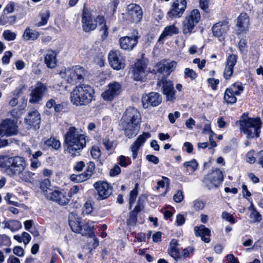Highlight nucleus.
Wrapping results in <instances>:
<instances>
[{
	"label": "nucleus",
	"mask_w": 263,
	"mask_h": 263,
	"mask_svg": "<svg viewBox=\"0 0 263 263\" xmlns=\"http://www.w3.org/2000/svg\"><path fill=\"white\" fill-rule=\"evenodd\" d=\"M87 136L74 127H70L64 136L65 151L72 157L80 155L86 144Z\"/></svg>",
	"instance_id": "1"
},
{
	"label": "nucleus",
	"mask_w": 263,
	"mask_h": 263,
	"mask_svg": "<svg viewBox=\"0 0 263 263\" xmlns=\"http://www.w3.org/2000/svg\"><path fill=\"white\" fill-rule=\"evenodd\" d=\"M140 120V115L136 108L129 107L126 109L121 122L126 137L130 138L137 134Z\"/></svg>",
	"instance_id": "2"
},
{
	"label": "nucleus",
	"mask_w": 263,
	"mask_h": 263,
	"mask_svg": "<svg viewBox=\"0 0 263 263\" xmlns=\"http://www.w3.org/2000/svg\"><path fill=\"white\" fill-rule=\"evenodd\" d=\"M82 23L83 30L86 32L95 30L98 24L100 30L102 31V38L105 39L108 35V29L103 16L98 15L95 17L90 12L84 10L82 15Z\"/></svg>",
	"instance_id": "3"
},
{
	"label": "nucleus",
	"mask_w": 263,
	"mask_h": 263,
	"mask_svg": "<svg viewBox=\"0 0 263 263\" xmlns=\"http://www.w3.org/2000/svg\"><path fill=\"white\" fill-rule=\"evenodd\" d=\"M95 91L88 85L76 86L70 92L71 103L76 106L86 105L94 99Z\"/></svg>",
	"instance_id": "4"
},
{
	"label": "nucleus",
	"mask_w": 263,
	"mask_h": 263,
	"mask_svg": "<svg viewBox=\"0 0 263 263\" xmlns=\"http://www.w3.org/2000/svg\"><path fill=\"white\" fill-rule=\"evenodd\" d=\"M262 122L259 118L245 119L240 122L241 129L247 135V138L252 139L259 137Z\"/></svg>",
	"instance_id": "5"
},
{
	"label": "nucleus",
	"mask_w": 263,
	"mask_h": 263,
	"mask_svg": "<svg viewBox=\"0 0 263 263\" xmlns=\"http://www.w3.org/2000/svg\"><path fill=\"white\" fill-rule=\"evenodd\" d=\"M17 133L16 124L10 119L4 120L0 125V136H11ZM8 144V140L0 138V147Z\"/></svg>",
	"instance_id": "6"
},
{
	"label": "nucleus",
	"mask_w": 263,
	"mask_h": 263,
	"mask_svg": "<svg viewBox=\"0 0 263 263\" xmlns=\"http://www.w3.org/2000/svg\"><path fill=\"white\" fill-rule=\"evenodd\" d=\"M201 18L198 9H194L186 16L183 22L182 30L184 34H190Z\"/></svg>",
	"instance_id": "7"
},
{
	"label": "nucleus",
	"mask_w": 263,
	"mask_h": 263,
	"mask_svg": "<svg viewBox=\"0 0 263 263\" xmlns=\"http://www.w3.org/2000/svg\"><path fill=\"white\" fill-rule=\"evenodd\" d=\"M85 73L86 71L83 67L76 66L66 70L65 77L68 83L74 84L83 81Z\"/></svg>",
	"instance_id": "8"
},
{
	"label": "nucleus",
	"mask_w": 263,
	"mask_h": 263,
	"mask_svg": "<svg viewBox=\"0 0 263 263\" xmlns=\"http://www.w3.org/2000/svg\"><path fill=\"white\" fill-rule=\"evenodd\" d=\"M223 179L222 172L216 169L206 175L203 180V182L207 187L211 190L217 187L222 183Z\"/></svg>",
	"instance_id": "9"
},
{
	"label": "nucleus",
	"mask_w": 263,
	"mask_h": 263,
	"mask_svg": "<svg viewBox=\"0 0 263 263\" xmlns=\"http://www.w3.org/2000/svg\"><path fill=\"white\" fill-rule=\"evenodd\" d=\"M25 166L26 162L23 158L18 156L12 157L10 167L7 169V174L10 176L23 175Z\"/></svg>",
	"instance_id": "10"
},
{
	"label": "nucleus",
	"mask_w": 263,
	"mask_h": 263,
	"mask_svg": "<svg viewBox=\"0 0 263 263\" xmlns=\"http://www.w3.org/2000/svg\"><path fill=\"white\" fill-rule=\"evenodd\" d=\"M46 197L47 199L56 202L61 205H65L69 202V198H68L66 191L62 189L50 190L49 193H46Z\"/></svg>",
	"instance_id": "11"
},
{
	"label": "nucleus",
	"mask_w": 263,
	"mask_h": 263,
	"mask_svg": "<svg viewBox=\"0 0 263 263\" xmlns=\"http://www.w3.org/2000/svg\"><path fill=\"white\" fill-rule=\"evenodd\" d=\"M108 59L110 66L115 70L122 69L125 66V60L119 50H111L108 53Z\"/></svg>",
	"instance_id": "12"
},
{
	"label": "nucleus",
	"mask_w": 263,
	"mask_h": 263,
	"mask_svg": "<svg viewBox=\"0 0 263 263\" xmlns=\"http://www.w3.org/2000/svg\"><path fill=\"white\" fill-rule=\"evenodd\" d=\"M127 19L131 22L137 24L139 23L143 16L141 8L135 4H130L126 8Z\"/></svg>",
	"instance_id": "13"
},
{
	"label": "nucleus",
	"mask_w": 263,
	"mask_h": 263,
	"mask_svg": "<svg viewBox=\"0 0 263 263\" xmlns=\"http://www.w3.org/2000/svg\"><path fill=\"white\" fill-rule=\"evenodd\" d=\"M187 6L186 0H173L171 9L168 11L169 17H180Z\"/></svg>",
	"instance_id": "14"
},
{
	"label": "nucleus",
	"mask_w": 263,
	"mask_h": 263,
	"mask_svg": "<svg viewBox=\"0 0 263 263\" xmlns=\"http://www.w3.org/2000/svg\"><path fill=\"white\" fill-rule=\"evenodd\" d=\"M146 67V64L144 61H137L133 69V79L136 81H144L147 73Z\"/></svg>",
	"instance_id": "15"
},
{
	"label": "nucleus",
	"mask_w": 263,
	"mask_h": 263,
	"mask_svg": "<svg viewBox=\"0 0 263 263\" xmlns=\"http://www.w3.org/2000/svg\"><path fill=\"white\" fill-rule=\"evenodd\" d=\"M121 90L120 84L115 82L108 84L107 89L101 94V96L104 100L111 101L120 93Z\"/></svg>",
	"instance_id": "16"
},
{
	"label": "nucleus",
	"mask_w": 263,
	"mask_h": 263,
	"mask_svg": "<svg viewBox=\"0 0 263 263\" xmlns=\"http://www.w3.org/2000/svg\"><path fill=\"white\" fill-rule=\"evenodd\" d=\"M229 27V23L227 21H223L216 23L212 28L213 35L217 37L219 41H223Z\"/></svg>",
	"instance_id": "17"
},
{
	"label": "nucleus",
	"mask_w": 263,
	"mask_h": 263,
	"mask_svg": "<svg viewBox=\"0 0 263 263\" xmlns=\"http://www.w3.org/2000/svg\"><path fill=\"white\" fill-rule=\"evenodd\" d=\"M161 101L160 95L155 92L146 94L142 97V103L144 108H147L150 106H157L160 104Z\"/></svg>",
	"instance_id": "18"
},
{
	"label": "nucleus",
	"mask_w": 263,
	"mask_h": 263,
	"mask_svg": "<svg viewBox=\"0 0 263 263\" xmlns=\"http://www.w3.org/2000/svg\"><path fill=\"white\" fill-rule=\"evenodd\" d=\"M47 91L46 86L41 83L37 82L30 94L29 102L36 103L41 101L43 95Z\"/></svg>",
	"instance_id": "19"
},
{
	"label": "nucleus",
	"mask_w": 263,
	"mask_h": 263,
	"mask_svg": "<svg viewBox=\"0 0 263 263\" xmlns=\"http://www.w3.org/2000/svg\"><path fill=\"white\" fill-rule=\"evenodd\" d=\"M93 186L97 190L100 199L108 198L112 193V187L107 182L102 181L96 182L93 184Z\"/></svg>",
	"instance_id": "20"
},
{
	"label": "nucleus",
	"mask_w": 263,
	"mask_h": 263,
	"mask_svg": "<svg viewBox=\"0 0 263 263\" xmlns=\"http://www.w3.org/2000/svg\"><path fill=\"white\" fill-rule=\"evenodd\" d=\"M151 137L148 133H143V134L138 136L136 140L130 146V150L132 152L133 159H135L138 155V152L140 147L143 146L147 139Z\"/></svg>",
	"instance_id": "21"
},
{
	"label": "nucleus",
	"mask_w": 263,
	"mask_h": 263,
	"mask_svg": "<svg viewBox=\"0 0 263 263\" xmlns=\"http://www.w3.org/2000/svg\"><path fill=\"white\" fill-rule=\"evenodd\" d=\"M139 36L134 35L132 36H123L120 39V47L124 50H132L137 44Z\"/></svg>",
	"instance_id": "22"
},
{
	"label": "nucleus",
	"mask_w": 263,
	"mask_h": 263,
	"mask_svg": "<svg viewBox=\"0 0 263 263\" xmlns=\"http://www.w3.org/2000/svg\"><path fill=\"white\" fill-rule=\"evenodd\" d=\"M26 123L30 127L34 128H39L41 122L40 114L36 109H33L25 118Z\"/></svg>",
	"instance_id": "23"
},
{
	"label": "nucleus",
	"mask_w": 263,
	"mask_h": 263,
	"mask_svg": "<svg viewBox=\"0 0 263 263\" xmlns=\"http://www.w3.org/2000/svg\"><path fill=\"white\" fill-rule=\"evenodd\" d=\"M237 56L234 54L229 55L227 60L223 76L226 80L229 79L233 73V67L237 62Z\"/></svg>",
	"instance_id": "24"
},
{
	"label": "nucleus",
	"mask_w": 263,
	"mask_h": 263,
	"mask_svg": "<svg viewBox=\"0 0 263 263\" xmlns=\"http://www.w3.org/2000/svg\"><path fill=\"white\" fill-rule=\"evenodd\" d=\"M176 64L177 63L175 61L170 62L166 61H161L157 64L156 69L160 73L169 75L174 70Z\"/></svg>",
	"instance_id": "25"
},
{
	"label": "nucleus",
	"mask_w": 263,
	"mask_h": 263,
	"mask_svg": "<svg viewBox=\"0 0 263 263\" xmlns=\"http://www.w3.org/2000/svg\"><path fill=\"white\" fill-rule=\"evenodd\" d=\"M57 52L52 50H48L44 57V62L49 68L55 67L57 64Z\"/></svg>",
	"instance_id": "26"
},
{
	"label": "nucleus",
	"mask_w": 263,
	"mask_h": 263,
	"mask_svg": "<svg viewBox=\"0 0 263 263\" xmlns=\"http://www.w3.org/2000/svg\"><path fill=\"white\" fill-rule=\"evenodd\" d=\"M194 231L196 236L201 237L202 241L205 243H209L210 241V238L206 237V236H209L210 235V230L208 228H205L204 226L200 225L198 227H195Z\"/></svg>",
	"instance_id": "27"
},
{
	"label": "nucleus",
	"mask_w": 263,
	"mask_h": 263,
	"mask_svg": "<svg viewBox=\"0 0 263 263\" xmlns=\"http://www.w3.org/2000/svg\"><path fill=\"white\" fill-rule=\"evenodd\" d=\"M3 229H8L12 232H15L20 230L22 227L21 222L17 220H5L2 222Z\"/></svg>",
	"instance_id": "28"
},
{
	"label": "nucleus",
	"mask_w": 263,
	"mask_h": 263,
	"mask_svg": "<svg viewBox=\"0 0 263 263\" xmlns=\"http://www.w3.org/2000/svg\"><path fill=\"white\" fill-rule=\"evenodd\" d=\"M249 25V17L246 13H241L237 18V26L240 31H246Z\"/></svg>",
	"instance_id": "29"
},
{
	"label": "nucleus",
	"mask_w": 263,
	"mask_h": 263,
	"mask_svg": "<svg viewBox=\"0 0 263 263\" xmlns=\"http://www.w3.org/2000/svg\"><path fill=\"white\" fill-rule=\"evenodd\" d=\"M179 29L174 25H170L166 27L161 35L159 38V41L163 40L166 36H171L173 34H177Z\"/></svg>",
	"instance_id": "30"
},
{
	"label": "nucleus",
	"mask_w": 263,
	"mask_h": 263,
	"mask_svg": "<svg viewBox=\"0 0 263 263\" xmlns=\"http://www.w3.org/2000/svg\"><path fill=\"white\" fill-rule=\"evenodd\" d=\"M39 32L27 27L24 32L23 37L26 41H34L39 37Z\"/></svg>",
	"instance_id": "31"
},
{
	"label": "nucleus",
	"mask_w": 263,
	"mask_h": 263,
	"mask_svg": "<svg viewBox=\"0 0 263 263\" xmlns=\"http://www.w3.org/2000/svg\"><path fill=\"white\" fill-rule=\"evenodd\" d=\"M157 86L161 88L163 93L174 89L172 82L170 81H167L165 78H163L161 80L157 82Z\"/></svg>",
	"instance_id": "32"
},
{
	"label": "nucleus",
	"mask_w": 263,
	"mask_h": 263,
	"mask_svg": "<svg viewBox=\"0 0 263 263\" xmlns=\"http://www.w3.org/2000/svg\"><path fill=\"white\" fill-rule=\"evenodd\" d=\"M89 178L90 177L89 175H88V173H86L85 172L79 175L73 174L71 175L70 177V179L71 181L78 183L84 182Z\"/></svg>",
	"instance_id": "33"
},
{
	"label": "nucleus",
	"mask_w": 263,
	"mask_h": 263,
	"mask_svg": "<svg viewBox=\"0 0 263 263\" xmlns=\"http://www.w3.org/2000/svg\"><path fill=\"white\" fill-rule=\"evenodd\" d=\"M50 11L46 10L40 13V16L41 18V21L35 24L36 27H41L46 25L49 20L50 16Z\"/></svg>",
	"instance_id": "34"
},
{
	"label": "nucleus",
	"mask_w": 263,
	"mask_h": 263,
	"mask_svg": "<svg viewBox=\"0 0 263 263\" xmlns=\"http://www.w3.org/2000/svg\"><path fill=\"white\" fill-rule=\"evenodd\" d=\"M12 157H9L7 156H0V167L2 168L8 169L10 167ZM7 172V170H6Z\"/></svg>",
	"instance_id": "35"
},
{
	"label": "nucleus",
	"mask_w": 263,
	"mask_h": 263,
	"mask_svg": "<svg viewBox=\"0 0 263 263\" xmlns=\"http://www.w3.org/2000/svg\"><path fill=\"white\" fill-rule=\"evenodd\" d=\"M139 185L138 183H136L135 185V187L133 190H132L130 192L129 195V209L130 210L133 206V204L134 203L138 195V190Z\"/></svg>",
	"instance_id": "36"
},
{
	"label": "nucleus",
	"mask_w": 263,
	"mask_h": 263,
	"mask_svg": "<svg viewBox=\"0 0 263 263\" xmlns=\"http://www.w3.org/2000/svg\"><path fill=\"white\" fill-rule=\"evenodd\" d=\"M236 96V95L234 93L226 89L224 95V100L228 103L234 104L237 101Z\"/></svg>",
	"instance_id": "37"
},
{
	"label": "nucleus",
	"mask_w": 263,
	"mask_h": 263,
	"mask_svg": "<svg viewBox=\"0 0 263 263\" xmlns=\"http://www.w3.org/2000/svg\"><path fill=\"white\" fill-rule=\"evenodd\" d=\"M168 253L172 257L176 260L180 259L182 258L180 250L178 247H169Z\"/></svg>",
	"instance_id": "38"
},
{
	"label": "nucleus",
	"mask_w": 263,
	"mask_h": 263,
	"mask_svg": "<svg viewBox=\"0 0 263 263\" xmlns=\"http://www.w3.org/2000/svg\"><path fill=\"white\" fill-rule=\"evenodd\" d=\"M230 91L234 93L236 96L240 95L243 90V87L239 83H236L233 84L231 87L227 88Z\"/></svg>",
	"instance_id": "39"
},
{
	"label": "nucleus",
	"mask_w": 263,
	"mask_h": 263,
	"mask_svg": "<svg viewBox=\"0 0 263 263\" xmlns=\"http://www.w3.org/2000/svg\"><path fill=\"white\" fill-rule=\"evenodd\" d=\"M45 144L48 146H51L54 149H58L61 146L60 142L54 138L52 137L45 141Z\"/></svg>",
	"instance_id": "40"
},
{
	"label": "nucleus",
	"mask_w": 263,
	"mask_h": 263,
	"mask_svg": "<svg viewBox=\"0 0 263 263\" xmlns=\"http://www.w3.org/2000/svg\"><path fill=\"white\" fill-rule=\"evenodd\" d=\"M51 186L50 181L49 179H45L42 180L40 183V188L46 196V193H49L50 190V187Z\"/></svg>",
	"instance_id": "41"
},
{
	"label": "nucleus",
	"mask_w": 263,
	"mask_h": 263,
	"mask_svg": "<svg viewBox=\"0 0 263 263\" xmlns=\"http://www.w3.org/2000/svg\"><path fill=\"white\" fill-rule=\"evenodd\" d=\"M92 227L88 223L81 226L80 233L82 236L90 235L92 233Z\"/></svg>",
	"instance_id": "42"
},
{
	"label": "nucleus",
	"mask_w": 263,
	"mask_h": 263,
	"mask_svg": "<svg viewBox=\"0 0 263 263\" xmlns=\"http://www.w3.org/2000/svg\"><path fill=\"white\" fill-rule=\"evenodd\" d=\"M198 166V164L195 159H192L191 161L185 162L183 163V166L188 169H190L192 172L195 171Z\"/></svg>",
	"instance_id": "43"
},
{
	"label": "nucleus",
	"mask_w": 263,
	"mask_h": 263,
	"mask_svg": "<svg viewBox=\"0 0 263 263\" xmlns=\"http://www.w3.org/2000/svg\"><path fill=\"white\" fill-rule=\"evenodd\" d=\"M69 224L73 232L80 233L81 224L79 220L74 221L69 220Z\"/></svg>",
	"instance_id": "44"
},
{
	"label": "nucleus",
	"mask_w": 263,
	"mask_h": 263,
	"mask_svg": "<svg viewBox=\"0 0 263 263\" xmlns=\"http://www.w3.org/2000/svg\"><path fill=\"white\" fill-rule=\"evenodd\" d=\"M11 243L10 238L6 234H0V248L9 247Z\"/></svg>",
	"instance_id": "45"
},
{
	"label": "nucleus",
	"mask_w": 263,
	"mask_h": 263,
	"mask_svg": "<svg viewBox=\"0 0 263 263\" xmlns=\"http://www.w3.org/2000/svg\"><path fill=\"white\" fill-rule=\"evenodd\" d=\"M3 37L8 41H13L16 39V34L15 32L9 30H6L3 33Z\"/></svg>",
	"instance_id": "46"
},
{
	"label": "nucleus",
	"mask_w": 263,
	"mask_h": 263,
	"mask_svg": "<svg viewBox=\"0 0 263 263\" xmlns=\"http://www.w3.org/2000/svg\"><path fill=\"white\" fill-rule=\"evenodd\" d=\"M184 77L189 78L191 80H195L197 77V74L195 71L189 68H186L184 69Z\"/></svg>",
	"instance_id": "47"
},
{
	"label": "nucleus",
	"mask_w": 263,
	"mask_h": 263,
	"mask_svg": "<svg viewBox=\"0 0 263 263\" xmlns=\"http://www.w3.org/2000/svg\"><path fill=\"white\" fill-rule=\"evenodd\" d=\"M90 154L94 159H98L101 155V152L98 146H93L90 149Z\"/></svg>",
	"instance_id": "48"
},
{
	"label": "nucleus",
	"mask_w": 263,
	"mask_h": 263,
	"mask_svg": "<svg viewBox=\"0 0 263 263\" xmlns=\"http://www.w3.org/2000/svg\"><path fill=\"white\" fill-rule=\"evenodd\" d=\"M102 143L107 151L111 150L116 146L115 142L114 141H110L107 138L103 139Z\"/></svg>",
	"instance_id": "49"
},
{
	"label": "nucleus",
	"mask_w": 263,
	"mask_h": 263,
	"mask_svg": "<svg viewBox=\"0 0 263 263\" xmlns=\"http://www.w3.org/2000/svg\"><path fill=\"white\" fill-rule=\"evenodd\" d=\"M238 47L240 51L243 53L246 54L248 51V45L246 40L244 39H241L238 44Z\"/></svg>",
	"instance_id": "50"
},
{
	"label": "nucleus",
	"mask_w": 263,
	"mask_h": 263,
	"mask_svg": "<svg viewBox=\"0 0 263 263\" xmlns=\"http://www.w3.org/2000/svg\"><path fill=\"white\" fill-rule=\"evenodd\" d=\"M96 169V165L93 162L89 161L87 163V167L85 172L86 173H88V175H89V177L90 178L93 174L95 173Z\"/></svg>",
	"instance_id": "51"
},
{
	"label": "nucleus",
	"mask_w": 263,
	"mask_h": 263,
	"mask_svg": "<svg viewBox=\"0 0 263 263\" xmlns=\"http://www.w3.org/2000/svg\"><path fill=\"white\" fill-rule=\"evenodd\" d=\"M93 208L91 202L87 201L84 205L83 208V214L88 215L91 213Z\"/></svg>",
	"instance_id": "52"
},
{
	"label": "nucleus",
	"mask_w": 263,
	"mask_h": 263,
	"mask_svg": "<svg viewBox=\"0 0 263 263\" xmlns=\"http://www.w3.org/2000/svg\"><path fill=\"white\" fill-rule=\"evenodd\" d=\"M221 218L222 219L226 221H228L232 224L235 223V219L234 217L232 216V215L226 211H224L222 213Z\"/></svg>",
	"instance_id": "53"
},
{
	"label": "nucleus",
	"mask_w": 263,
	"mask_h": 263,
	"mask_svg": "<svg viewBox=\"0 0 263 263\" xmlns=\"http://www.w3.org/2000/svg\"><path fill=\"white\" fill-rule=\"evenodd\" d=\"M137 221V214L134 213V212H130V216L129 218L127 220V224L129 226H135Z\"/></svg>",
	"instance_id": "54"
},
{
	"label": "nucleus",
	"mask_w": 263,
	"mask_h": 263,
	"mask_svg": "<svg viewBox=\"0 0 263 263\" xmlns=\"http://www.w3.org/2000/svg\"><path fill=\"white\" fill-rule=\"evenodd\" d=\"M119 164L122 167L127 166L130 162V159L128 157H125L123 155L119 157Z\"/></svg>",
	"instance_id": "55"
},
{
	"label": "nucleus",
	"mask_w": 263,
	"mask_h": 263,
	"mask_svg": "<svg viewBox=\"0 0 263 263\" xmlns=\"http://www.w3.org/2000/svg\"><path fill=\"white\" fill-rule=\"evenodd\" d=\"M256 158L254 157V151H249L246 155V161L247 162L253 164L255 162Z\"/></svg>",
	"instance_id": "56"
},
{
	"label": "nucleus",
	"mask_w": 263,
	"mask_h": 263,
	"mask_svg": "<svg viewBox=\"0 0 263 263\" xmlns=\"http://www.w3.org/2000/svg\"><path fill=\"white\" fill-rule=\"evenodd\" d=\"M205 206V203L200 200H196L194 202V207L196 211L202 210Z\"/></svg>",
	"instance_id": "57"
},
{
	"label": "nucleus",
	"mask_w": 263,
	"mask_h": 263,
	"mask_svg": "<svg viewBox=\"0 0 263 263\" xmlns=\"http://www.w3.org/2000/svg\"><path fill=\"white\" fill-rule=\"evenodd\" d=\"M80 189V187L78 185L73 186L70 189L69 192L68 193V195H67L68 198H69L70 200L73 195L77 194L79 193Z\"/></svg>",
	"instance_id": "58"
},
{
	"label": "nucleus",
	"mask_w": 263,
	"mask_h": 263,
	"mask_svg": "<svg viewBox=\"0 0 263 263\" xmlns=\"http://www.w3.org/2000/svg\"><path fill=\"white\" fill-rule=\"evenodd\" d=\"M27 86L25 85H22L17 87L13 91V95L16 97H18L22 94L23 91L26 89Z\"/></svg>",
	"instance_id": "59"
},
{
	"label": "nucleus",
	"mask_w": 263,
	"mask_h": 263,
	"mask_svg": "<svg viewBox=\"0 0 263 263\" xmlns=\"http://www.w3.org/2000/svg\"><path fill=\"white\" fill-rule=\"evenodd\" d=\"M12 56V53L10 51L5 52L4 55L2 58V62L4 64H8L9 63L10 59Z\"/></svg>",
	"instance_id": "60"
},
{
	"label": "nucleus",
	"mask_w": 263,
	"mask_h": 263,
	"mask_svg": "<svg viewBox=\"0 0 263 263\" xmlns=\"http://www.w3.org/2000/svg\"><path fill=\"white\" fill-rule=\"evenodd\" d=\"M183 193L180 190L178 191L173 197L174 201L177 203L180 202L183 199Z\"/></svg>",
	"instance_id": "61"
},
{
	"label": "nucleus",
	"mask_w": 263,
	"mask_h": 263,
	"mask_svg": "<svg viewBox=\"0 0 263 263\" xmlns=\"http://www.w3.org/2000/svg\"><path fill=\"white\" fill-rule=\"evenodd\" d=\"M194 252V248L192 246H189L182 251V257H188L190 253H193Z\"/></svg>",
	"instance_id": "62"
},
{
	"label": "nucleus",
	"mask_w": 263,
	"mask_h": 263,
	"mask_svg": "<svg viewBox=\"0 0 263 263\" xmlns=\"http://www.w3.org/2000/svg\"><path fill=\"white\" fill-rule=\"evenodd\" d=\"M175 91L174 89H173L171 91H166L163 93L166 96L167 101H173L175 99Z\"/></svg>",
	"instance_id": "63"
},
{
	"label": "nucleus",
	"mask_w": 263,
	"mask_h": 263,
	"mask_svg": "<svg viewBox=\"0 0 263 263\" xmlns=\"http://www.w3.org/2000/svg\"><path fill=\"white\" fill-rule=\"evenodd\" d=\"M121 172V168L118 165H116L112 168L110 170L109 175L110 176L114 177Z\"/></svg>",
	"instance_id": "64"
}]
</instances>
